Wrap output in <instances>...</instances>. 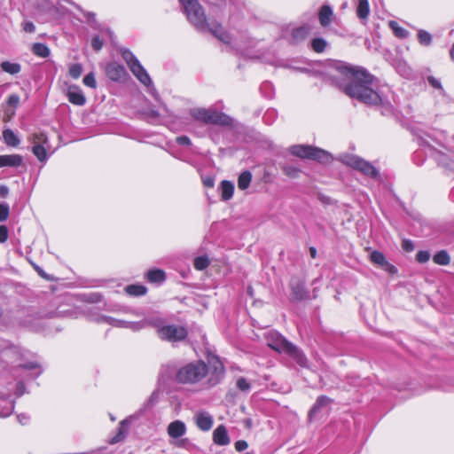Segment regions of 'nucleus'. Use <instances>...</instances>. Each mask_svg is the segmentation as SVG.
<instances>
[{
    "instance_id": "obj_1",
    "label": "nucleus",
    "mask_w": 454,
    "mask_h": 454,
    "mask_svg": "<svg viewBox=\"0 0 454 454\" xmlns=\"http://www.w3.org/2000/svg\"><path fill=\"white\" fill-rule=\"evenodd\" d=\"M333 68L336 74H331L332 82L351 98L380 108L381 114L390 115L394 107L387 98L382 96L379 80L364 67H352L342 61H335Z\"/></svg>"
},
{
    "instance_id": "obj_2",
    "label": "nucleus",
    "mask_w": 454,
    "mask_h": 454,
    "mask_svg": "<svg viewBox=\"0 0 454 454\" xmlns=\"http://www.w3.org/2000/svg\"><path fill=\"white\" fill-rule=\"evenodd\" d=\"M225 376L224 366L218 356L208 358L207 364L195 360L176 370L175 380L178 384H198L210 389L220 384Z\"/></svg>"
},
{
    "instance_id": "obj_3",
    "label": "nucleus",
    "mask_w": 454,
    "mask_h": 454,
    "mask_svg": "<svg viewBox=\"0 0 454 454\" xmlns=\"http://www.w3.org/2000/svg\"><path fill=\"white\" fill-rule=\"evenodd\" d=\"M264 339L268 347L272 350L294 359L300 367L308 368V359L302 350L290 342L279 332L270 329L265 333Z\"/></svg>"
},
{
    "instance_id": "obj_4",
    "label": "nucleus",
    "mask_w": 454,
    "mask_h": 454,
    "mask_svg": "<svg viewBox=\"0 0 454 454\" xmlns=\"http://www.w3.org/2000/svg\"><path fill=\"white\" fill-rule=\"evenodd\" d=\"M211 36L217 38L226 46L237 51L242 55H249L256 42L248 36L247 30H235V35H231L229 30H206Z\"/></svg>"
},
{
    "instance_id": "obj_5",
    "label": "nucleus",
    "mask_w": 454,
    "mask_h": 454,
    "mask_svg": "<svg viewBox=\"0 0 454 454\" xmlns=\"http://www.w3.org/2000/svg\"><path fill=\"white\" fill-rule=\"evenodd\" d=\"M121 53L131 73L134 74L141 83L148 87L149 92L154 97V98L158 99L159 95L153 86V81L145 67L140 64L136 55L128 49H122Z\"/></svg>"
},
{
    "instance_id": "obj_6",
    "label": "nucleus",
    "mask_w": 454,
    "mask_h": 454,
    "mask_svg": "<svg viewBox=\"0 0 454 454\" xmlns=\"http://www.w3.org/2000/svg\"><path fill=\"white\" fill-rule=\"evenodd\" d=\"M153 326L156 329L160 340L170 342L181 341L187 338L188 331L185 326L179 325H168L160 317H156Z\"/></svg>"
},
{
    "instance_id": "obj_7",
    "label": "nucleus",
    "mask_w": 454,
    "mask_h": 454,
    "mask_svg": "<svg viewBox=\"0 0 454 454\" xmlns=\"http://www.w3.org/2000/svg\"><path fill=\"white\" fill-rule=\"evenodd\" d=\"M289 152L300 159H311L320 162H327L331 159L327 151L309 145H294L290 146Z\"/></svg>"
},
{
    "instance_id": "obj_8",
    "label": "nucleus",
    "mask_w": 454,
    "mask_h": 454,
    "mask_svg": "<svg viewBox=\"0 0 454 454\" xmlns=\"http://www.w3.org/2000/svg\"><path fill=\"white\" fill-rule=\"evenodd\" d=\"M340 160L347 166L357 170L364 175L377 179L380 177L379 170L369 161L358 156L345 154L340 157Z\"/></svg>"
},
{
    "instance_id": "obj_9",
    "label": "nucleus",
    "mask_w": 454,
    "mask_h": 454,
    "mask_svg": "<svg viewBox=\"0 0 454 454\" xmlns=\"http://www.w3.org/2000/svg\"><path fill=\"white\" fill-rule=\"evenodd\" d=\"M187 19L196 27H202L207 24V18L204 9L198 0H179Z\"/></svg>"
},
{
    "instance_id": "obj_10",
    "label": "nucleus",
    "mask_w": 454,
    "mask_h": 454,
    "mask_svg": "<svg viewBox=\"0 0 454 454\" xmlns=\"http://www.w3.org/2000/svg\"><path fill=\"white\" fill-rule=\"evenodd\" d=\"M289 288L291 291V300L301 301L309 298V292L305 288L303 278L294 277L290 278Z\"/></svg>"
},
{
    "instance_id": "obj_11",
    "label": "nucleus",
    "mask_w": 454,
    "mask_h": 454,
    "mask_svg": "<svg viewBox=\"0 0 454 454\" xmlns=\"http://www.w3.org/2000/svg\"><path fill=\"white\" fill-rule=\"evenodd\" d=\"M33 144L34 145H32L31 151L34 156L36 157L42 162L45 161L48 159V154L45 147V145H48L47 136L43 132L34 134Z\"/></svg>"
},
{
    "instance_id": "obj_12",
    "label": "nucleus",
    "mask_w": 454,
    "mask_h": 454,
    "mask_svg": "<svg viewBox=\"0 0 454 454\" xmlns=\"http://www.w3.org/2000/svg\"><path fill=\"white\" fill-rule=\"evenodd\" d=\"M207 125H215L223 128L232 129L235 126V120L223 112H219L215 108L211 109Z\"/></svg>"
},
{
    "instance_id": "obj_13",
    "label": "nucleus",
    "mask_w": 454,
    "mask_h": 454,
    "mask_svg": "<svg viewBox=\"0 0 454 454\" xmlns=\"http://www.w3.org/2000/svg\"><path fill=\"white\" fill-rule=\"evenodd\" d=\"M107 77L114 82H124L129 74L126 68L118 63H109L106 68Z\"/></svg>"
},
{
    "instance_id": "obj_14",
    "label": "nucleus",
    "mask_w": 454,
    "mask_h": 454,
    "mask_svg": "<svg viewBox=\"0 0 454 454\" xmlns=\"http://www.w3.org/2000/svg\"><path fill=\"white\" fill-rule=\"evenodd\" d=\"M332 403L333 399L326 395L318 396L309 412V421L316 419L317 416L326 410Z\"/></svg>"
},
{
    "instance_id": "obj_15",
    "label": "nucleus",
    "mask_w": 454,
    "mask_h": 454,
    "mask_svg": "<svg viewBox=\"0 0 454 454\" xmlns=\"http://www.w3.org/2000/svg\"><path fill=\"white\" fill-rule=\"evenodd\" d=\"M281 37L291 45H299L308 38V30H282Z\"/></svg>"
},
{
    "instance_id": "obj_16",
    "label": "nucleus",
    "mask_w": 454,
    "mask_h": 454,
    "mask_svg": "<svg viewBox=\"0 0 454 454\" xmlns=\"http://www.w3.org/2000/svg\"><path fill=\"white\" fill-rule=\"evenodd\" d=\"M26 322L20 319V317H12V310L4 313L0 305V329H8L15 325H25Z\"/></svg>"
},
{
    "instance_id": "obj_17",
    "label": "nucleus",
    "mask_w": 454,
    "mask_h": 454,
    "mask_svg": "<svg viewBox=\"0 0 454 454\" xmlns=\"http://www.w3.org/2000/svg\"><path fill=\"white\" fill-rule=\"evenodd\" d=\"M194 422L198 428L208 431L214 426V417L206 411H200L194 415Z\"/></svg>"
},
{
    "instance_id": "obj_18",
    "label": "nucleus",
    "mask_w": 454,
    "mask_h": 454,
    "mask_svg": "<svg viewBox=\"0 0 454 454\" xmlns=\"http://www.w3.org/2000/svg\"><path fill=\"white\" fill-rule=\"evenodd\" d=\"M67 98L75 106H82L86 104V98L83 96L82 90L77 85H70L69 88H67Z\"/></svg>"
},
{
    "instance_id": "obj_19",
    "label": "nucleus",
    "mask_w": 454,
    "mask_h": 454,
    "mask_svg": "<svg viewBox=\"0 0 454 454\" xmlns=\"http://www.w3.org/2000/svg\"><path fill=\"white\" fill-rule=\"evenodd\" d=\"M129 424L130 421L129 419H122L119 424L117 433L109 439V444H117L122 442L128 435Z\"/></svg>"
},
{
    "instance_id": "obj_20",
    "label": "nucleus",
    "mask_w": 454,
    "mask_h": 454,
    "mask_svg": "<svg viewBox=\"0 0 454 454\" xmlns=\"http://www.w3.org/2000/svg\"><path fill=\"white\" fill-rule=\"evenodd\" d=\"M24 166V157L20 154L2 155L1 168H17Z\"/></svg>"
},
{
    "instance_id": "obj_21",
    "label": "nucleus",
    "mask_w": 454,
    "mask_h": 454,
    "mask_svg": "<svg viewBox=\"0 0 454 454\" xmlns=\"http://www.w3.org/2000/svg\"><path fill=\"white\" fill-rule=\"evenodd\" d=\"M214 442L218 446H227L231 443V438L227 434L224 426L220 425L215 429L213 434Z\"/></svg>"
},
{
    "instance_id": "obj_22",
    "label": "nucleus",
    "mask_w": 454,
    "mask_h": 454,
    "mask_svg": "<svg viewBox=\"0 0 454 454\" xmlns=\"http://www.w3.org/2000/svg\"><path fill=\"white\" fill-rule=\"evenodd\" d=\"M186 433V426L182 420H175L168 425V434L171 438L177 439Z\"/></svg>"
},
{
    "instance_id": "obj_23",
    "label": "nucleus",
    "mask_w": 454,
    "mask_h": 454,
    "mask_svg": "<svg viewBox=\"0 0 454 454\" xmlns=\"http://www.w3.org/2000/svg\"><path fill=\"white\" fill-rule=\"evenodd\" d=\"M211 109L212 108H193L190 110V114L194 121L207 125Z\"/></svg>"
},
{
    "instance_id": "obj_24",
    "label": "nucleus",
    "mask_w": 454,
    "mask_h": 454,
    "mask_svg": "<svg viewBox=\"0 0 454 454\" xmlns=\"http://www.w3.org/2000/svg\"><path fill=\"white\" fill-rule=\"evenodd\" d=\"M221 191V199L223 201H228L232 199L234 193V184L229 180H223L219 187Z\"/></svg>"
},
{
    "instance_id": "obj_25",
    "label": "nucleus",
    "mask_w": 454,
    "mask_h": 454,
    "mask_svg": "<svg viewBox=\"0 0 454 454\" xmlns=\"http://www.w3.org/2000/svg\"><path fill=\"white\" fill-rule=\"evenodd\" d=\"M147 281L154 284H161L166 280V273L160 269H152L145 273Z\"/></svg>"
},
{
    "instance_id": "obj_26",
    "label": "nucleus",
    "mask_w": 454,
    "mask_h": 454,
    "mask_svg": "<svg viewBox=\"0 0 454 454\" xmlns=\"http://www.w3.org/2000/svg\"><path fill=\"white\" fill-rule=\"evenodd\" d=\"M3 140L5 145L17 147L20 145V139L12 129H5L2 132Z\"/></svg>"
},
{
    "instance_id": "obj_27",
    "label": "nucleus",
    "mask_w": 454,
    "mask_h": 454,
    "mask_svg": "<svg viewBox=\"0 0 454 454\" xmlns=\"http://www.w3.org/2000/svg\"><path fill=\"white\" fill-rule=\"evenodd\" d=\"M30 51L34 55L43 59L48 58L51 53L50 49L43 43H32Z\"/></svg>"
},
{
    "instance_id": "obj_28",
    "label": "nucleus",
    "mask_w": 454,
    "mask_h": 454,
    "mask_svg": "<svg viewBox=\"0 0 454 454\" xmlns=\"http://www.w3.org/2000/svg\"><path fill=\"white\" fill-rule=\"evenodd\" d=\"M252 181V174L249 170L243 171L238 176L237 185L238 189H248Z\"/></svg>"
},
{
    "instance_id": "obj_29",
    "label": "nucleus",
    "mask_w": 454,
    "mask_h": 454,
    "mask_svg": "<svg viewBox=\"0 0 454 454\" xmlns=\"http://www.w3.org/2000/svg\"><path fill=\"white\" fill-rule=\"evenodd\" d=\"M156 319V317H145L140 322H129V328L131 331L137 332L141 329L146 327V326H153V322H154Z\"/></svg>"
},
{
    "instance_id": "obj_30",
    "label": "nucleus",
    "mask_w": 454,
    "mask_h": 454,
    "mask_svg": "<svg viewBox=\"0 0 454 454\" xmlns=\"http://www.w3.org/2000/svg\"><path fill=\"white\" fill-rule=\"evenodd\" d=\"M329 43L323 37H314L310 41V47L316 52H324L326 51Z\"/></svg>"
},
{
    "instance_id": "obj_31",
    "label": "nucleus",
    "mask_w": 454,
    "mask_h": 454,
    "mask_svg": "<svg viewBox=\"0 0 454 454\" xmlns=\"http://www.w3.org/2000/svg\"><path fill=\"white\" fill-rule=\"evenodd\" d=\"M0 68L10 74H17L22 69L20 65L16 62L3 61L0 64Z\"/></svg>"
},
{
    "instance_id": "obj_32",
    "label": "nucleus",
    "mask_w": 454,
    "mask_h": 454,
    "mask_svg": "<svg viewBox=\"0 0 454 454\" xmlns=\"http://www.w3.org/2000/svg\"><path fill=\"white\" fill-rule=\"evenodd\" d=\"M433 262L437 265H448L450 262V255L445 249L438 251L433 255Z\"/></svg>"
},
{
    "instance_id": "obj_33",
    "label": "nucleus",
    "mask_w": 454,
    "mask_h": 454,
    "mask_svg": "<svg viewBox=\"0 0 454 454\" xmlns=\"http://www.w3.org/2000/svg\"><path fill=\"white\" fill-rule=\"evenodd\" d=\"M125 292L128 295L140 296L145 295L146 293V287L143 285H129L125 287Z\"/></svg>"
},
{
    "instance_id": "obj_34",
    "label": "nucleus",
    "mask_w": 454,
    "mask_h": 454,
    "mask_svg": "<svg viewBox=\"0 0 454 454\" xmlns=\"http://www.w3.org/2000/svg\"><path fill=\"white\" fill-rule=\"evenodd\" d=\"M332 15H333L332 9L327 5H324L319 12L320 24L323 27L328 26L330 24Z\"/></svg>"
},
{
    "instance_id": "obj_35",
    "label": "nucleus",
    "mask_w": 454,
    "mask_h": 454,
    "mask_svg": "<svg viewBox=\"0 0 454 454\" xmlns=\"http://www.w3.org/2000/svg\"><path fill=\"white\" fill-rule=\"evenodd\" d=\"M282 171L285 175L291 178H296L301 173L299 167L294 164L285 163L281 167Z\"/></svg>"
},
{
    "instance_id": "obj_36",
    "label": "nucleus",
    "mask_w": 454,
    "mask_h": 454,
    "mask_svg": "<svg viewBox=\"0 0 454 454\" xmlns=\"http://www.w3.org/2000/svg\"><path fill=\"white\" fill-rule=\"evenodd\" d=\"M19 368L23 369V370H36V372L32 374L33 380L39 377L41 375V373L43 372V370L40 368L39 364L35 363V362H27V363L20 364Z\"/></svg>"
},
{
    "instance_id": "obj_37",
    "label": "nucleus",
    "mask_w": 454,
    "mask_h": 454,
    "mask_svg": "<svg viewBox=\"0 0 454 454\" xmlns=\"http://www.w3.org/2000/svg\"><path fill=\"white\" fill-rule=\"evenodd\" d=\"M370 262L371 263H373L374 265L380 266L382 263H384L387 260L383 253H381L379 250H374L371 252L370 254Z\"/></svg>"
},
{
    "instance_id": "obj_38",
    "label": "nucleus",
    "mask_w": 454,
    "mask_h": 454,
    "mask_svg": "<svg viewBox=\"0 0 454 454\" xmlns=\"http://www.w3.org/2000/svg\"><path fill=\"white\" fill-rule=\"evenodd\" d=\"M357 16L360 19H364L369 14V3L368 0H359L357 6Z\"/></svg>"
},
{
    "instance_id": "obj_39",
    "label": "nucleus",
    "mask_w": 454,
    "mask_h": 454,
    "mask_svg": "<svg viewBox=\"0 0 454 454\" xmlns=\"http://www.w3.org/2000/svg\"><path fill=\"white\" fill-rule=\"evenodd\" d=\"M209 265V260L207 256H198L193 260V267L198 270H203Z\"/></svg>"
},
{
    "instance_id": "obj_40",
    "label": "nucleus",
    "mask_w": 454,
    "mask_h": 454,
    "mask_svg": "<svg viewBox=\"0 0 454 454\" xmlns=\"http://www.w3.org/2000/svg\"><path fill=\"white\" fill-rule=\"evenodd\" d=\"M418 40L422 45L428 46L432 42V36L427 30H419Z\"/></svg>"
},
{
    "instance_id": "obj_41",
    "label": "nucleus",
    "mask_w": 454,
    "mask_h": 454,
    "mask_svg": "<svg viewBox=\"0 0 454 454\" xmlns=\"http://www.w3.org/2000/svg\"><path fill=\"white\" fill-rule=\"evenodd\" d=\"M3 402L6 403V406L0 410V417H7L10 414H12L14 410V401L3 399Z\"/></svg>"
},
{
    "instance_id": "obj_42",
    "label": "nucleus",
    "mask_w": 454,
    "mask_h": 454,
    "mask_svg": "<svg viewBox=\"0 0 454 454\" xmlns=\"http://www.w3.org/2000/svg\"><path fill=\"white\" fill-rule=\"evenodd\" d=\"M82 72V67L79 63H74L69 67V74L73 79H78Z\"/></svg>"
},
{
    "instance_id": "obj_43",
    "label": "nucleus",
    "mask_w": 454,
    "mask_h": 454,
    "mask_svg": "<svg viewBox=\"0 0 454 454\" xmlns=\"http://www.w3.org/2000/svg\"><path fill=\"white\" fill-rule=\"evenodd\" d=\"M236 386L239 390L241 392H249L251 389V385L246 378L239 377L237 380Z\"/></svg>"
},
{
    "instance_id": "obj_44",
    "label": "nucleus",
    "mask_w": 454,
    "mask_h": 454,
    "mask_svg": "<svg viewBox=\"0 0 454 454\" xmlns=\"http://www.w3.org/2000/svg\"><path fill=\"white\" fill-rule=\"evenodd\" d=\"M105 39L99 35H95L91 39V46L95 51H99L103 49Z\"/></svg>"
},
{
    "instance_id": "obj_45",
    "label": "nucleus",
    "mask_w": 454,
    "mask_h": 454,
    "mask_svg": "<svg viewBox=\"0 0 454 454\" xmlns=\"http://www.w3.org/2000/svg\"><path fill=\"white\" fill-rule=\"evenodd\" d=\"M10 215V206L6 202H0V222L6 221Z\"/></svg>"
},
{
    "instance_id": "obj_46",
    "label": "nucleus",
    "mask_w": 454,
    "mask_h": 454,
    "mask_svg": "<svg viewBox=\"0 0 454 454\" xmlns=\"http://www.w3.org/2000/svg\"><path fill=\"white\" fill-rule=\"evenodd\" d=\"M430 259V253L427 250H419L416 254V261L419 263H427Z\"/></svg>"
},
{
    "instance_id": "obj_47",
    "label": "nucleus",
    "mask_w": 454,
    "mask_h": 454,
    "mask_svg": "<svg viewBox=\"0 0 454 454\" xmlns=\"http://www.w3.org/2000/svg\"><path fill=\"white\" fill-rule=\"evenodd\" d=\"M82 82L84 85H86L91 89H95L97 87V82L95 80V76L92 72L89 73L88 74L85 75V77H83Z\"/></svg>"
},
{
    "instance_id": "obj_48",
    "label": "nucleus",
    "mask_w": 454,
    "mask_h": 454,
    "mask_svg": "<svg viewBox=\"0 0 454 454\" xmlns=\"http://www.w3.org/2000/svg\"><path fill=\"white\" fill-rule=\"evenodd\" d=\"M278 116V113L272 109H269L263 115V121L267 125L273 123L275 118Z\"/></svg>"
},
{
    "instance_id": "obj_49",
    "label": "nucleus",
    "mask_w": 454,
    "mask_h": 454,
    "mask_svg": "<svg viewBox=\"0 0 454 454\" xmlns=\"http://www.w3.org/2000/svg\"><path fill=\"white\" fill-rule=\"evenodd\" d=\"M261 91L268 98L272 97V84L270 82H264L261 85Z\"/></svg>"
},
{
    "instance_id": "obj_50",
    "label": "nucleus",
    "mask_w": 454,
    "mask_h": 454,
    "mask_svg": "<svg viewBox=\"0 0 454 454\" xmlns=\"http://www.w3.org/2000/svg\"><path fill=\"white\" fill-rule=\"evenodd\" d=\"M7 106L16 110L20 104V97L16 94L11 95L6 101Z\"/></svg>"
},
{
    "instance_id": "obj_51",
    "label": "nucleus",
    "mask_w": 454,
    "mask_h": 454,
    "mask_svg": "<svg viewBox=\"0 0 454 454\" xmlns=\"http://www.w3.org/2000/svg\"><path fill=\"white\" fill-rule=\"evenodd\" d=\"M380 267L390 275H395L398 272L397 268L387 261L382 263Z\"/></svg>"
},
{
    "instance_id": "obj_52",
    "label": "nucleus",
    "mask_w": 454,
    "mask_h": 454,
    "mask_svg": "<svg viewBox=\"0 0 454 454\" xmlns=\"http://www.w3.org/2000/svg\"><path fill=\"white\" fill-rule=\"evenodd\" d=\"M373 35V43H371L369 41V39L366 37L364 39V44L366 45V48L368 50H374V51H379L380 47V44L378 41L375 40V36H376V33L372 35Z\"/></svg>"
},
{
    "instance_id": "obj_53",
    "label": "nucleus",
    "mask_w": 454,
    "mask_h": 454,
    "mask_svg": "<svg viewBox=\"0 0 454 454\" xmlns=\"http://www.w3.org/2000/svg\"><path fill=\"white\" fill-rule=\"evenodd\" d=\"M201 179H202L203 185L206 188H212L215 186V180L214 176H212L210 175H207V176L202 175Z\"/></svg>"
},
{
    "instance_id": "obj_54",
    "label": "nucleus",
    "mask_w": 454,
    "mask_h": 454,
    "mask_svg": "<svg viewBox=\"0 0 454 454\" xmlns=\"http://www.w3.org/2000/svg\"><path fill=\"white\" fill-rule=\"evenodd\" d=\"M120 319H115L112 317L103 316L99 317L98 321L108 324L109 325L117 326Z\"/></svg>"
},
{
    "instance_id": "obj_55",
    "label": "nucleus",
    "mask_w": 454,
    "mask_h": 454,
    "mask_svg": "<svg viewBox=\"0 0 454 454\" xmlns=\"http://www.w3.org/2000/svg\"><path fill=\"white\" fill-rule=\"evenodd\" d=\"M9 231L7 226L0 225V243H4L8 240Z\"/></svg>"
},
{
    "instance_id": "obj_56",
    "label": "nucleus",
    "mask_w": 454,
    "mask_h": 454,
    "mask_svg": "<svg viewBox=\"0 0 454 454\" xmlns=\"http://www.w3.org/2000/svg\"><path fill=\"white\" fill-rule=\"evenodd\" d=\"M159 399V391L154 390L145 403L146 407L153 406Z\"/></svg>"
},
{
    "instance_id": "obj_57",
    "label": "nucleus",
    "mask_w": 454,
    "mask_h": 454,
    "mask_svg": "<svg viewBox=\"0 0 454 454\" xmlns=\"http://www.w3.org/2000/svg\"><path fill=\"white\" fill-rule=\"evenodd\" d=\"M26 393V385L24 382H18L16 384L15 395L17 397L22 396Z\"/></svg>"
},
{
    "instance_id": "obj_58",
    "label": "nucleus",
    "mask_w": 454,
    "mask_h": 454,
    "mask_svg": "<svg viewBox=\"0 0 454 454\" xmlns=\"http://www.w3.org/2000/svg\"><path fill=\"white\" fill-rule=\"evenodd\" d=\"M176 143L181 145H191L192 142L187 136H181L176 138Z\"/></svg>"
},
{
    "instance_id": "obj_59",
    "label": "nucleus",
    "mask_w": 454,
    "mask_h": 454,
    "mask_svg": "<svg viewBox=\"0 0 454 454\" xmlns=\"http://www.w3.org/2000/svg\"><path fill=\"white\" fill-rule=\"evenodd\" d=\"M402 249L411 252L414 249L413 242L411 239H404L402 241Z\"/></svg>"
},
{
    "instance_id": "obj_60",
    "label": "nucleus",
    "mask_w": 454,
    "mask_h": 454,
    "mask_svg": "<svg viewBox=\"0 0 454 454\" xmlns=\"http://www.w3.org/2000/svg\"><path fill=\"white\" fill-rule=\"evenodd\" d=\"M248 443L246 441L239 440L235 442V449L237 451H242L247 450Z\"/></svg>"
},
{
    "instance_id": "obj_61",
    "label": "nucleus",
    "mask_w": 454,
    "mask_h": 454,
    "mask_svg": "<svg viewBox=\"0 0 454 454\" xmlns=\"http://www.w3.org/2000/svg\"><path fill=\"white\" fill-rule=\"evenodd\" d=\"M427 82H429V84L434 88V89H442V83L439 80H437L436 78L433 77V76H428L427 77Z\"/></svg>"
},
{
    "instance_id": "obj_62",
    "label": "nucleus",
    "mask_w": 454,
    "mask_h": 454,
    "mask_svg": "<svg viewBox=\"0 0 454 454\" xmlns=\"http://www.w3.org/2000/svg\"><path fill=\"white\" fill-rule=\"evenodd\" d=\"M207 132V129L203 126L195 128L192 130V133L198 137H204V136H206Z\"/></svg>"
},
{
    "instance_id": "obj_63",
    "label": "nucleus",
    "mask_w": 454,
    "mask_h": 454,
    "mask_svg": "<svg viewBox=\"0 0 454 454\" xmlns=\"http://www.w3.org/2000/svg\"><path fill=\"white\" fill-rule=\"evenodd\" d=\"M394 35L400 39L408 38L409 30H393Z\"/></svg>"
},
{
    "instance_id": "obj_64",
    "label": "nucleus",
    "mask_w": 454,
    "mask_h": 454,
    "mask_svg": "<svg viewBox=\"0 0 454 454\" xmlns=\"http://www.w3.org/2000/svg\"><path fill=\"white\" fill-rule=\"evenodd\" d=\"M14 114L15 110L11 107L7 106V108L4 110V119H5V121H10Z\"/></svg>"
}]
</instances>
